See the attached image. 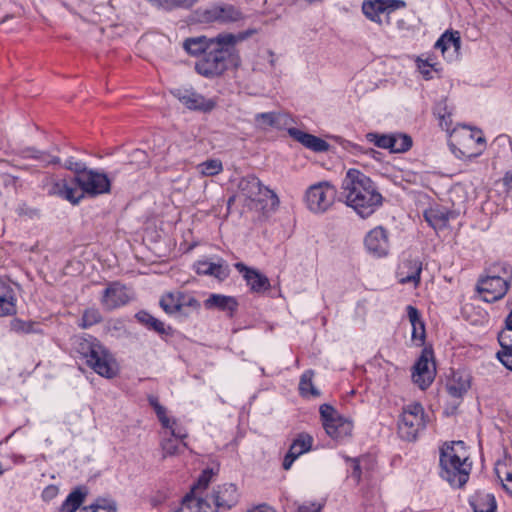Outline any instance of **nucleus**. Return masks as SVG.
Returning a JSON list of instances; mask_svg holds the SVG:
<instances>
[{
    "label": "nucleus",
    "mask_w": 512,
    "mask_h": 512,
    "mask_svg": "<svg viewBox=\"0 0 512 512\" xmlns=\"http://www.w3.org/2000/svg\"><path fill=\"white\" fill-rule=\"evenodd\" d=\"M256 33V29H248L237 34L222 32L214 37H189L182 47L190 56L199 58L194 65L197 74L215 79L223 76L230 65L238 66L240 56L236 45Z\"/></svg>",
    "instance_id": "obj_1"
},
{
    "label": "nucleus",
    "mask_w": 512,
    "mask_h": 512,
    "mask_svg": "<svg viewBox=\"0 0 512 512\" xmlns=\"http://www.w3.org/2000/svg\"><path fill=\"white\" fill-rule=\"evenodd\" d=\"M340 198L362 218L382 204L383 197L374 182L357 169H349L342 181Z\"/></svg>",
    "instance_id": "obj_2"
},
{
    "label": "nucleus",
    "mask_w": 512,
    "mask_h": 512,
    "mask_svg": "<svg viewBox=\"0 0 512 512\" xmlns=\"http://www.w3.org/2000/svg\"><path fill=\"white\" fill-rule=\"evenodd\" d=\"M75 349L85 363L100 376L113 378L116 375L113 356L96 338H78Z\"/></svg>",
    "instance_id": "obj_3"
},
{
    "label": "nucleus",
    "mask_w": 512,
    "mask_h": 512,
    "mask_svg": "<svg viewBox=\"0 0 512 512\" xmlns=\"http://www.w3.org/2000/svg\"><path fill=\"white\" fill-rule=\"evenodd\" d=\"M511 279V266L507 263H495L487 269V275L478 280L476 290L482 295L483 301L493 303L506 295Z\"/></svg>",
    "instance_id": "obj_4"
},
{
    "label": "nucleus",
    "mask_w": 512,
    "mask_h": 512,
    "mask_svg": "<svg viewBox=\"0 0 512 512\" xmlns=\"http://www.w3.org/2000/svg\"><path fill=\"white\" fill-rule=\"evenodd\" d=\"M485 138L482 136L480 129L473 130L467 125L455 128L450 133L448 145L451 152L459 159H471L477 157L480 152H474L472 146L474 144H484Z\"/></svg>",
    "instance_id": "obj_5"
},
{
    "label": "nucleus",
    "mask_w": 512,
    "mask_h": 512,
    "mask_svg": "<svg viewBox=\"0 0 512 512\" xmlns=\"http://www.w3.org/2000/svg\"><path fill=\"white\" fill-rule=\"evenodd\" d=\"M467 457L461 459L459 454H440V476L452 487L462 488L469 480L470 469H466Z\"/></svg>",
    "instance_id": "obj_6"
},
{
    "label": "nucleus",
    "mask_w": 512,
    "mask_h": 512,
    "mask_svg": "<svg viewBox=\"0 0 512 512\" xmlns=\"http://www.w3.org/2000/svg\"><path fill=\"white\" fill-rule=\"evenodd\" d=\"M336 195L335 186L328 181L313 184L305 194L307 207L314 213H323L333 205Z\"/></svg>",
    "instance_id": "obj_7"
},
{
    "label": "nucleus",
    "mask_w": 512,
    "mask_h": 512,
    "mask_svg": "<svg viewBox=\"0 0 512 512\" xmlns=\"http://www.w3.org/2000/svg\"><path fill=\"white\" fill-rule=\"evenodd\" d=\"M424 427V409L420 403L411 404L403 410L398 421V434L401 439L416 440L418 432Z\"/></svg>",
    "instance_id": "obj_8"
},
{
    "label": "nucleus",
    "mask_w": 512,
    "mask_h": 512,
    "mask_svg": "<svg viewBox=\"0 0 512 512\" xmlns=\"http://www.w3.org/2000/svg\"><path fill=\"white\" fill-rule=\"evenodd\" d=\"M72 182L75 183L83 194L96 196L110 191V180L106 174L87 169L82 176L74 177Z\"/></svg>",
    "instance_id": "obj_9"
},
{
    "label": "nucleus",
    "mask_w": 512,
    "mask_h": 512,
    "mask_svg": "<svg viewBox=\"0 0 512 512\" xmlns=\"http://www.w3.org/2000/svg\"><path fill=\"white\" fill-rule=\"evenodd\" d=\"M433 359L434 352L432 346H425L413 366L412 380L421 390H426L434 381L435 367L433 369L429 368V362L433 361Z\"/></svg>",
    "instance_id": "obj_10"
},
{
    "label": "nucleus",
    "mask_w": 512,
    "mask_h": 512,
    "mask_svg": "<svg viewBox=\"0 0 512 512\" xmlns=\"http://www.w3.org/2000/svg\"><path fill=\"white\" fill-rule=\"evenodd\" d=\"M132 299L128 288L119 282L110 283L103 291L101 304L106 310H113L126 305Z\"/></svg>",
    "instance_id": "obj_11"
},
{
    "label": "nucleus",
    "mask_w": 512,
    "mask_h": 512,
    "mask_svg": "<svg viewBox=\"0 0 512 512\" xmlns=\"http://www.w3.org/2000/svg\"><path fill=\"white\" fill-rule=\"evenodd\" d=\"M459 215V211L450 210L440 204L430 206L423 213L426 222L435 230L446 228L449 221L458 218Z\"/></svg>",
    "instance_id": "obj_12"
},
{
    "label": "nucleus",
    "mask_w": 512,
    "mask_h": 512,
    "mask_svg": "<svg viewBox=\"0 0 512 512\" xmlns=\"http://www.w3.org/2000/svg\"><path fill=\"white\" fill-rule=\"evenodd\" d=\"M235 269L242 274L246 284L250 287L252 292L261 293L270 289V281L267 276L262 274L259 270L246 266L242 262L234 264Z\"/></svg>",
    "instance_id": "obj_13"
},
{
    "label": "nucleus",
    "mask_w": 512,
    "mask_h": 512,
    "mask_svg": "<svg viewBox=\"0 0 512 512\" xmlns=\"http://www.w3.org/2000/svg\"><path fill=\"white\" fill-rule=\"evenodd\" d=\"M216 508L229 510L239 502L240 494L233 483L218 485L212 495Z\"/></svg>",
    "instance_id": "obj_14"
},
{
    "label": "nucleus",
    "mask_w": 512,
    "mask_h": 512,
    "mask_svg": "<svg viewBox=\"0 0 512 512\" xmlns=\"http://www.w3.org/2000/svg\"><path fill=\"white\" fill-rule=\"evenodd\" d=\"M205 19L207 21H217L221 23H232L244 19V15L237 7L224 4L214 6L205 11Z\"/></svg>",
    "instance_id": "obj_15"
},
{
    "label": "nucleus",
    "mask_w": 512,
    "mask_h": 512,
    "mask_svg": "<svg viewBox=\"0 0 512 512\" xmlns=\"http://www.w3.org/2000/svg\"><path fill=\"white\" fill-rule=\"evenodd\" d=\"M422 262L416 259L403 260L396 271V277L401 284L413 283L417 287L421 280Z\"/></svg>",
    "instance_id": "obj_16"
},
{
    "label": "nucleus",
    "mask_w": 512,
    "mask_h": 512,
    "mask_svg": "<svg viewBox=\"0 0 512 512\" xmlns=\"http://www.w3.org/2000/svg\"><path fill=\"white\" fill-rule=\"evenodd\" d=\"M174 95L189 109L207 112L214 108L211 100L193 91L177 90Z\"/></svg>",
    "instance_id": "obj_17"
},
{
    "label": "nucleus",
    "mask_w": 512,
    "mask_h": 512,
    "mask_svg": "<svg viewBox=\"0 0 512 512\" xmlns=\"http://www.w3.org/2000/svg\"><path fill=\"white\" fill-rule=\"evenodd\" d=\"M288 134L304 147L314 152H326L330 145L325 140L297 128H289Z\"/></svg>",
    "instance_id": "obj_18"
},
{
    "label": "nucleus",
    "mask_w": 512,
    "mask_h": 512,
    "mask_svg": "<svg viewBox=\"0 0 512 512\" xmlns=\"http://www.w3.org/2000/svg\"><path fill=\"white\" fill-rule=\"evenodd\" d=\"M251 209L261 210L263 213L275 211L279 206V198L276 193L268 187L262 185L259 196L255 197L251 203H247Z\"/></svg>",
    "instance_id": "obj_19"
},
{
    "label": "nucleus",
    "mask_w": 512,
    "mask_h": 512,
    "mask_svg": "<svg viewBox=\"0 0 512 512\" xmlns=\"http://www.w3.org/2000/svg\"><path fill=\"white\" fill-rule=\"evenodd\" d=\"M195 270L198 275L213 276L219 281H224L230 274L229 266L224 260L218 263H213L207 260L198 261L195 263Z\"/></svg>",
    "instance_id": "obj_20"
},
{
    "label": "nucleus",
    "mask_w": 512,
    "mask_h": 512,
    "mask_svg": "<svg viewBox=\"0 0 512 512\" xmlns=\"http://www.w3.org/2000/svg\"><path fill=\"white\" fill-rule=\"evenodd\" d=\"M288 114L279 112H265L255 115L254 121L258 128L266 130L268 128L281 129L289 123Z\"/></svg>",
    "instance_id": "obj_21"
},
{
    "label": "nucleus",
    "mask_w": 512,
    "mask_h": 512,
    "mask_svg": "<svg viewBox=\"0 0 512 512\" xmlns=\"http://www.w3.org/2000/svg\"><path fill=\"white\" fill-rule=\"evenodd\" d=\"M473 512H497V502L493 494L476 491L468 499Z\"/></svg>",
    "instance_id": "obj_22"
},
{
    "label": "nucleus",
    "mask_w": 512,
    "mask_h": 512,
    "mask_svg": "<svg viewBox=\"0 0 512 512\" xmlns=\"http://www.w3.org/2000/svg\"><path fill=\"white\" fill-rule=\"evenodd\" d=\"M412 145V137L406 133L386 134V150H389L390 153H405L411 149Z\"/></svg>",
    "instance_id": "obj_23"
},
{
    "label": "nucleus",
    "mask_w": 512,
    "mask_h": 512,
    "mask_svg": "<svg viewBox=\"0 0 512 512\" xmlns=\"http://www.w3.org/2000/svg\"><path fill=\"white\" fill-rule=\"evenodd\" d=\"M383 242L384 228L382 226H377L369 231L364 240L368 252L377 258L382 257L384 254Z\"/></svg>",
    "instance_id": "obj_24"
},
{
    "label": "nucleus",
    "mask_w": 512,
    "mask_h": 512,
    "mask_svg": "<svg viewBox=\"0 0 512 512\" xmlns=\"http://www.w3.org/2000/svg\"><path fill=\"white\" fill-rule=\"evenodd\" d=\"M407 314L409 321L413 327L412 329V340L413 341H419L417 344L418 346L424 345L425 338H426V330H425V324L423 320L421 319V315L419 310L412 306H407Z\"/></svg>",
    "instance_id": "obj_25"
},
{
    "label": "nucleus",
    "mask_w": 512,
    "mask_h": 512,
    "mask_svg": "<svg viewBox=\"0 0 512 512\" xmlns=\"http://www.w3.org/2000/svg\"><path fill=\"white\" fill-rule=\"evenodd\" d=\"M261 181L254 175H248L240 179L238 184L239 194L243 196L248 203H251L255 197L259 196Z\"/></svg>",
    "instance_id": "obj_26"
},
{
    "label": "nucleus",
    "mask_w": 512,
    "mask_h": 512,
    "mask_svg": "<svg viewBox=\"0 0 512 512\" xmlns=\"http://www.w3.org/2000/svg\"><path fill=\"white\" fill-rule=\"evenodd\" d=\"M16 299L14 290L9 284L0 281V316L16 313Z\"/></svg>",
    "instance_id": "obj_27"
},
{
    "label": "nucleus",
    "mask_w": 512,
    "mask_h": 512,
    "mask_svg": "<svg viewBox=\"0 0 512 512\" xmlns=\"http://www.w3.org/2000/svg\"><path fill=\"white\" fill-rule=\"evenodd\" d=\"M205 307L208 309L216 308L221 311H229L232 315L238 307V302L236 298L232 296L211 294L209 298L205 300Z\"/></svg>",
    "instance_id": "obj_28"
},
{
    "label": "nucleus",
    "mask_w": 512,
    "mask_h": 512,
    "mask_svg": "<svg viewBox=\"0 0 512 512\" xmlns=\"http://www.w3.org/2000/svg\"><path fill=\"white\" fill-rule=\"evenodd\" d=\"M323 427L326 433L335 440L351 435L352 432L351 422L344 420L342 417L334 419L331 423L323 424Z\"/></svg>",
    "instance_id": "obj_29"
},
{
    "label": "nucleus",
    "mask_w": 512,
    "mask_h": 512,
    "mask_svg": "<svg viewBox=\"0 0 512 512\" xmlns=\"http://www.w3.org/2000/svg\"><path fill=\"white\" fill-rule=\"evenodd\" d=\"M87 495L86 487L79 486L69 493L65 501L62 503L60 512H75L83 503Z\"/></svg>",
    "instance_id": "obj_30"
},
{
    "label": "nucleus",
    "mask_w": 512,
    "mask_h": 512,
    "mask_svg": "<svg viewBox=\"0 0 512 512\" xmlns=\"http://www.w3.org/2000/svg\"><path fill=\"white\" fill-rule=\"evenodd\" d=\"M451 46L456 52L461 48V37L458 31H445L434 45L435 49H440L443 54Z\"/></svg>",
    "instance_id": "obj_31"
},
{
    "label": "nucleus",
    "mask_w": 512,
    "mask_h": 512,
    "mask_svg": "<svg viewBox=\"0 0 512 512\" xmlns=\"http://www.w3.org/2000/svg\"><path fill=\"white\" fill-rule=\"evenodd\" d=\"M362 12L369 20L381 24V15L384 13V0H364Z\"/></svg>",
    "instance_id": "obj_32"
},
{
    "label": "nucleus",
    "mask_w": 512,
    "mask_h": 512,
    "mask_svg": "<svg viewBox=\"0 0 512 512\" xmlns=\"http://www.w3.org/2000/svg\"><path fill=\"white\" fill-rule=\"evenodd\" d=\"M136 319L146 326L148 329L157 332L158 334H168V331L165 327V324L159 319L152 316L150 313L146 311H139L135 315Z\"/></svg>",
    "instance_id": "obj_33"
},
{
    "label": "nucleus",
    "mask_w": 512,
    "mask_h": 512,
    "mask_svg": "<svg viewBox=\"0 0 512 512\" xmlns=\"http://www.w3.org/2000/svg\"><path fill=\"white\" fill-rule=\"evenodd\" d=\"M54 191L74 205L78 204L79 201L84 197L82 191L79 192L77 188L70 186L65 181L62 183H56L54 186Z\"/></svg>",
    "instance_id": "obj_34"
},
{
    "label": "nucleus",
    "mask_w": 512,
    "mask_h": 512,
    "mask_svg": "<svg viewBox=\"0 0 512 512\" xmlns=\"http://www.w3.org/2000/svg\"><path fill=\"white\" fill-rule=\"evenodd\" d=\"M181 293H166L160 299V306L167 314H181Z\"/></svg>",
    "instance_id": "obj_35"
},
{
    "label": "nucleus",
    "mask_w": 512,
    "mask_h": 512,
    "mask_svg": "<svg viewBox=\"0 0 512 512\" xmlns=\"http://www.w3.org/2000/svg\"><path fill=\"white\" fill-rule=\"evenodd\" d=\"M313 376L314 371L313 370H307L305 371L300 378L299 382V392L303 397H318L320 396V392L318 389L315 388L313 385Z\"/></svg>",
    "instance_id": "obj_36"
},
{
    "label": "nucleus",
    "mask_w": 512,
    "mask_h": 512,
    "mask_svg": "<svg viewBox=\"0 0 512 512\" xmlns=\"http://www.w3.org/2000/svg\"><path fill=\"white\" fill-rule=\"evenodd\" d=\"M312 443L313 438L309 434L301 433L292 442L288 451L298 458L311 449Z\"/></svg>",
    "instance_id": "obj_37"
},
{
    "label": "nucleus",
    "mask_w": 512,
    "mask_h": 512,
    "mask_svg": "<svg viewBox=\"0 0 512 512\" xmlns=\"http://www.w3.org/2000/svg\"><path fill=\"white\" fill-rule=\"evenodd\" d=\"M449 395L455 398H461L470 388L469 379H464L461 376L456 378L453 376L452 380L446 385Z\"/></svg>",
    "instance_id": "obj_38"
},
{
    "label": "nucleus",
    "mask_w": 512,
    "mask_h": 512,
    "mask_svg": "<svg viewBox=\"0 0 512 512\" xmlns=\"http://www.w3.org/2000/svg\"><path fill=\"white\" fill-rule=\"evenodd\" d=\"M81 512H117V504L111 499L98 498L92 505L83 507Z\"/></svg>",
    "instance_id": "obj_39"
},
{
    "label": "nucleus",
    "mask_w": 512,
    "mask_h": 512,
    "mask_svg": "<svg viewBox=\"0 0 512 512\" xmlns=\"http://www.w3.org/2000/svg\"><path fill=\"white\" fill-rule=\"evenodd\" d=\"M197 169L204 176H214L222 172L223 165L219 159H209L200 163Z\"/></svg>",
    "instance_id": "obj_40"
},
{
    "label": "nucleus",
    "mask_w": 512,
    "mask_h": 512,
    "mask_svg": "<svg viewBox=\"0 0 512 512\" xmlns=\"http://www.w3.org/2000/svg\"><path fill=\"white\" fill-rule=\"evenodd\" d=\"M504 339L503 348L497 352L496 356L498 360L509 370L512 371V344L511 340L506 338V336H502Z\"/></svg>",
    "instance_id": "obj_41"
},
{
    "label": "nucleus",
    "mask_w": 512,
    "mask_h": 512,
    "mask_svg": "<svg viewBox=\"0 0 512 512\" xmlns=\"http://www.w3.org/2000/svg\"><path fill=\"white\" fill-rule=\"evenodd\" d=\"M11 329L16 333L30 334L40 332L35 328V322L23 321L21 319H13L11 321Z\"/></svg>",
    "instance_id": "obj_42"
},
{
    "label": "nucleus",
    "mask_w": 512,
    "mask_h": 512,
    "mask_svg": "<svg viewBox=\"0 0 512 512\" xmlns=\"http://www.w3.org/2000/svg\"><path fill=\"white\" fill-rule=\"evenodd\" d=\"M195 495L186 494L182 499L181 506L171 512H201V507L197 503Z\"/></svg>",
    "instance_id": "obj_43"
},
{
    "label": "nucleus",
    "mask_w": 512,
    "mask_h": 512,
    "mask_svg": "<svg viewBox=\"0 0 512 512\" xmlns=\"http://www.w3.org/2000/svg\"><path fill=\"white\" fill-rule=\"evenodd\" d=\"M102 321V315L98 309L88 308L83 312L81 327L88 328Z\"/></svg>",
    "instance_id": "obj_44"
},
{
    "label": "nucleus",
    "mask_w": 512,
    "mask_h": 512,
    "mask_svg": "<svg viewBox=\"0 0 512 512\" xmlns=\"http://www.w3.org/2000/svg\"><path fill=\"white\" fill-rule=\"evenodd\" d=\"M213 476V470L212 469H205L202 471V473L199 475L197 482L194 483L191 487V491L189 494L195 495L197 490H204L208 487L211 479Z\"/></svg>",
    "instance_id": "obj_45"
},
{
    "label": "nucleus",
    "mask_w": 512,
    "mask_h": 512,
    "mask_svg": "<svg viewBox=\"0 0 512 512\" xmlns=\"http://www.w3.org/2000/svg\"><path fill=\"white\" fill-rule=\"evenodd\" d=\"M163 457L174 456L180 452V446L176 439L169 437L161 442Z\"/></svg>",
    "instance_id": "obj_46"
},
{
    "label": "nucleus",
    "mask_w": 512,
    "mask_h": 512,
    "mask_svg": "<svg viewBox=\"0 0 512 512\" xmlns=\"http://www.w3.org/2000/svg\"><path fill=\"white\" fill-rule=\"evenodd\" d=\"M21 157L24 159H34L43 164L44 160H47V158H49V154L44 151L28 147L21 151Z\"/></svg>",
    "instance_id": "obj_47"
},
{
    "label": "nucleus",
    "mask_w": 512,
    "mask_h": 512,
    "mask_svg": "<svg viewBox=\"0 0 512 512\" xmlns=\"http://www.w3.org/2000/svg\"><path fill=\"white\" fill-rule=\"evenodd\" d=\"M319 411L322 419V424H326L328 422L331 423L333 422L334 419L340 417L336 409L329 404H322L320 406Z\"/></svg>",
    "instance_id": "obj_48"
},
{
    "label": "nucleus",
    "mask_w": 512,
    "mask_h": 512,
    "mask_svg": "<svg viewBox=\"0 0 512 512\" xmlns=\"http://www.w3.org/2000/svg\"><path fill=\"white\" fill-rule=\"evenodd\" d=\"M64 168L74 172V177L82 176L83 173L88 169L85 163L81 161H74L73 158H69L64 163Z\"/></svg>",
    "instance_id": "obj_49"
},
{
    "label": "nucleus",
    "mask_w": 512,
    "mask_h": 512,
    "mask_svg": "<svg viewBox=\"0 0 512 512\" xmlns=\"http://www.w3.org/2000/svg\"><path fill=\"white\" fill-rule=\"evenodd\" d=\"M196 2L197 0H162V8L165 10H171L177 7L189 8Z\"/></svg>",
    "instance_id": "obj_50"
},
{
    "label": "nucleus",
    "mask_w": 512,
    "mask_h": 512,
    "mask_svg": "<svg viewBox=\"0 0 512 512\" xmlns=\"http://www.w3.org/2000/svg\"><path fill=\"white\" fill-rule=\"evenodd\" d=\"M181 314L188 316V309L197 310L200 307L199 302L194 297H188L181 293Z\"/></svg>",
    "instance_id": "obj_51"
},
{
    "label": "nucleus",
    "mask_w": 512,
    "mask_h": 512,
    "mask_svg": "<svg viewBox=\"0 0 512 512\" xmlns=\"http://www.w3.org/2000/svg\"><path fill=\"white\" fill-rule=\"evenodd\" d=\"M416 63L420 73L423 75L425 80H430L433 78L431 71L428 68H432L436 71L434 63H431L428 59L423 60L419 57L417 58Z\"/></svg>",
    "instance_id": "obj_52"
},
{
    "label": "nucleus",
    "mask_w": 512,
    "mask_h": 512,
    "mask_svg": "<svg viewBox=\"0 0 512 512\" xmlns=\"http://www.w3.org/2000/svg\"><path fill=\"white\" fill-rule=\"evenodd\" d=\"M433 112L437 118H444V116H447V118L451 117L452 112L448 109L447 98H443L437 102L433 108Z\"/></svg>",
    "instance_id": "obj_53"
},
{
    "label": "nucleus",
    "mask_w": 512,
    "mask_h": 512,
    "mask_svg": "<svg viewBox=\"0 0 512 512\" xmlns=\"http://www.w3.org/2000/svg\"><path fill=\"white\" fill-rule=\"evenodd\" d=\"M456 446L461 447L462 449H464L465 448V443L463 441H461V440H459V441H452L450 443L446 442L440 448V454L441 453H445L446 456L448 454L449 455L458 454L457 451H456Z\"/></svg>",
    "instance_id": "obj_54"
},
{
    "label": "nucleus",
    "mask_w": 512,
    "mask_h": 512,
    "mask_svg": "<svg viewBox=\"0 0 512 512\" xmlns=\"http://www.w3.org/2000/svg\"><path fill=\"white\" fill-rule=\"evenodd\" d=\"M324 505L322 503L311 502L299 505L296 512H321Z\"/></svg>",
    "instance_id": "obj_55"
},
{
    "label": "nucleus",
    "mask_w": 512,
    "mask_h": 512,
    "mask_svg": "<svg viewBox=\"0 0 512 512\" xmlns=\"http://www.w3.org/2000/svg\"><path fill=\"white\" fill-rule=\"evenodd\" d=\"M59 489L56 485H48L42 491V499L44 501H50L58 495Z\"/></svg>",
    "instance_id": "obj_56"
},
{
    "label": "nucleus",
    "mask_w": 512,
    "mask_h": 512,
    "mask_svg": "<svg viewBox=\"0 0 512 512\" xmlns=\"http://www.w3.org/2000/svg\"><path fill=\"white\" fill-rule=\"evenodd\" d=\"M366 139L374 143L378 148H384V134H378V133H367Z\"/></svg>",
    "instance_id": "obj_57"
},
{
    "label": "nucleus",
    "mask_w": 512,
    "mask_h": 512,
    "mask_svg": "<svg viewBox=\"0 0 512 512\" xmlns=\"http://www.w3.org/2000/svg\"><path fill=\"white\" fill-rule=\"evenodd\" d=\"M406 2L403 0H386V13L389 14L397 9L405 8Z\"/></svg>",
    "instance_id": "obj_58"
},
{
    "label": "nucleus",
    "mask_w": 512,
    "mask_h": 512,
    "mask_svg": "<svg viewBox=\"0 0 512 512\" xmlns=\"http://www.w3.org/2000/svg\"><path fill=\"white\" fill-rule=\"evenodd\" d=\"M353 148L361 153L371 156L373 159H375L377 161H380V159H381L382 153L379 151H376L372 148L364 149L360 145H354Z\"/></svg>",
    "instance_id": "obj_59"
},
{
    "label": "nucleus",
    "mask_w": 512,
    "mask_h": 512,
    "mask_svg": "<svg viewBox=\"0 0 512 512\" xmlns=\"http://www.w3.org/2000/svg\"><path fill=\"white\" fill-rule=\"evenodd\" d=\"M502 336H506L507 340L510 339L511 340V344H512V330H509V328H504L503 330H501L499 333H498V336H497V339H498V342H499V345L501 346V348H503V345H504V339H502Z\"/></svg>",
    "instance_id": "obj_60"
},
{
    "label": "nucleus",
    "mask_w": 512,
    "mask_h": 512,
    "mask_svg": "<svg viewBox=\"0 0 512 512\" xmlns=\"http://www.w3.org/2000/svg\"><path fill=\"white\" fill-rule=\"evenodd\" d=\"M297 459L296 456H294L293 454H291L289 451L287 452V454L285 455L284 457V460H283V463H282V467L284 470H289L293 464V462Z\"/></svg>",
    "instance_id": "obj_61"
},
{
    "label": "nucleus",
    "mask_w": 512,
    "mask_h": 512,
    "mask_svg": "<svg viewBox=\"0 0 512 512\" xmlns=\"http://www.w3.org/2000/svg\"><path fill=\"white\" fill-rule=\"evenodd\" d=\"M353 463V471L352 476L356 479L357 482L360 481L361 478V467L359 462L356 459L351 460Z\"/></svg>",
    "instance_id": "obj_62"
},
{
    "label": "nucleus",
    "mask_w": 512,
    "mask_h": 512,
    "mask_svg": "<svg viewBox=\"0 0 512 512\" xmlns=\"http://www.w3.org/2000/svg\"><path fill=\"white\" fill-rule=\"evenodd\" d=\"M197 503L199 507H201V512H216L215 508L211 507V505L204 499L198 498Z\"/></svg>",
    "instance_id": "obj_63"
},
{
    "label": "nucleus",
    "mask_w": 512,
    "mask_h": 512,
    "mask_svg": "<svg viewBox=\"0 0 512 512\" xmlns=\"http://www.w3.org/2000/svg\"><path fill=\"white\" fill-rule=\"evenodd\" d=\"M503 184L507 187V189L512 190V170H509L505 173L503 177Z\"/></svg>",
    "instance_id": "obj_64"
}]
</instances>
